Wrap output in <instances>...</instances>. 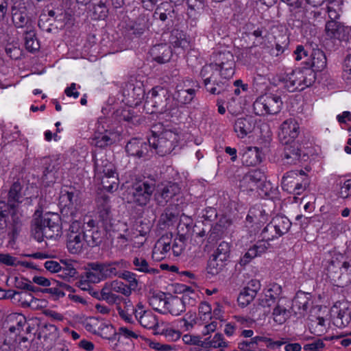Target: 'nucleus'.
I'll return each mask as SVG.
<instances>
[{
    "mask_svg": "<svg viewBox=\"0 0 351 351\" xmlns=\"http://www.w3.org/2000/svg\"><path fill=\"white\" fill-rule=\"evenodd\" d=\"M149 53L153 60L159 64L169 62L172 56L171 47L166 44L154 45Z\"/></svg>",
    "mask_w": 351,
    "mask_h": 351,
    "instance_id": "7c9ffc66",
    "label": "nucleus"
},
{
    "mask_svg": "<svg viewBox=\"0 0 351 351\" xmlns=\"http://www.w3.org/2000/svg\"><path fill=\"white\" fill-rule=\"evenodd\" d=\"M261 237L262 239L261 241H265L266 245H267V248L269 247V241H272L276 238L280 237V236L277 234L274 226L270 222L262 230L261 232Z\"/></svg>",
    "mask_w": 351,
    "mask_h": 351,
    "instance_id": "4d7b16f0",
    "label": "nucleus"
},
{
    "mask_svg": "<svg viewBox=\"0 0 351 351\" xmlns=\"http://www.w3.org/2000/svg\"><path fill=\"white\" fill-rule=\"evenodd\" d=\"M180 193V188L176 183L169 182L157 189L155 199L159 206H164Z\"/></svg>",
    "mask_w": 351,
    "mask_h": 351,
    "instance_id": "aec40b11",
    "label": "nucleus"
},
{
    "mask_svg": "<svg viewBox=\"0 0 351 351\" xmlns=\"http://www.w3.org/2000/svg\"><path fill=\"white\" fill-rule=\"evenodd\" d=\"M100 291L102 300L110 304L115 303L119 298L116 294L113 293L110 282H106Z\"/></svg>",
    "mask_w": 351,
    "mask_h": 351,
    "instance_id": "052dcab7",
    "label": "nucleus"
},
{
    "mask_svg": "<svg viewBox=\"0 0 351 351\" xmlns=\"http://www.w3.org/2000/svg\"><path fill=\"white\" fill-rule=\"evenodd\" d=\"M315 73L311 69H296L283 77L285 88L289 92L301 91L312 85L315 80Z\"/></svg>",
    "mask_w": 351,
    "mask_h": 351,
    "instance_id": "39448f33",
    "label": "nucleus"
},
{
    "mask_svg": "<svg viewBox=\"0 0 351 351\" xmlns=\"http://www.w3.org/2000/svg\"><path fill=\"white\" fill-rule=\"evenodd\" d=\"M67 209L62 213L63 222L69 224L67 231L66 247L73 254L82 252L86 244L83 233V224H85L82 216H77L72 210L68 215Z\"/></svg>",
    "mask_w": 351,
    "mask_h": 351,
    "instance_id": "f03ea898",
    "label": "nucleus"
},
{
    "mask_svg": "<svg viewBox=\"0 0 351 351\" xmlns=\"http://www.w3.org/2000/svg\"><path fill=\"white\" fill-rule=\"evenodd\" d=\"M289 7L291 16L294 18H302L305 14L304 0H281Z\"/></svg>",
    "mask_w": 351,
    "mask_h": 351,
    "instance_id": "a19ab883",
    "label": "nucleus"
},
{
    "mask_svg": "<svg viewBox=\"0 0 351 351\" xmlns=\"http://www.w3.org/2000/svg\"><path fill=\"white\" fill-rule=\"evenodd\" d=\"M125 262L123 260L118 261L104 263V268L101 273L103 278H112L115 276L119 277L120 271L119 269L125 267Z\"/></svg>",
    "mask_w": 351,
    "mask_h": 351,
    "instance_id": "f704fd0d",
    "label": "nucleus"
},
{
    "mask_svg": "<svg viewBox=\"0 0 351 351\" xmlns=\"http://www.w3.org/2000/svg\"><path fill=\"white\" fill-rule=\"evenodd\" d=\"M265 175L263 171L261 169H254L247 172L240 180L239 186L243 191H254L256 189H260L265 191L266 186Z\"/></svg>",
    "mask_w": 351,
    "mask_h": 351,
    "instance_id": "4468645a",
    "label": "nucleus"
},
{
    "mask_svg": "<svg viewBox=\"0 0 351 351\" xmlns=\"http://www.w3.org/2000/svg\"><path fill=\"white\" fill-rule=\"evenodd\" d=\"M167 302L164 294L153 295L149 298V305L153 309L163 314L165 313Z\"/></svg>",
    "mask_w": 351,
    "mask_h": 351,
    "instance_id": "603ef678",
    "label": "nucleus"
},
{
    "mask_svg": "<svg viewBox=\"0 0 351 351\" xmlns=\"http://www.w3.org/2000/svg\"><path fill=\"white\" fill-rule=\"evenodd\" d=\"M11 220L8 222V235L14 239L21 230L23 224V216L19 210V207L10 208L9 214Z\"/></svg>",
    "mask_w": 351,
    "mask_h": 351,
    "instance_id": "b1692460",
    "label": "nucleus"
},
{
    "mask_svg": "<svg viewBox=\"0 0 351 351\" xmlns=\"http://www.w3.org/2000/svg\"><path fill=\"white\" fill-rule=\"evenodd\" d=\"M311 66L313 71H321L326 66V57L324 52L319 49H313L311 53Z\"/></svg>",
    "mask_w": 351,
    "mask_h": 351,
    "instance_id": "58836bf2",
    "label": "nucleus"
},
{
    "mask_svg": "<svg viewBox=\"0 0 351 351\" xmlns=\"http://www.w3.org/2000/svg\"><path fill=\"white\" fill-rule=\"evenodd\" d=\"M84 325L88 332L104 339L115 341L117 338L116 330L109 321L99 317H90L85 320Z\"/></svg>",
    "mask_w": 351,
    "mask_h": 351,
    "instance_id": "6e6552de",
    "label": "nucleus"
},
{
    "mask_svg": "<svg viewBox=\"0 0 351 351\" xmlns=\"http://www.w3.org/2000/svg\"><path fill=\"white\" fill-rule=\"evenodd\" d=\"M43 164L44 167L43 176L44 180L49 183L55 182L59 169L58 162L51 158H45Z\"/></svg>",
    "mask_w": 351,
    "mask_h": 351,
    "instance_id": "473e14b6",
    "label": "nucleus"
},
{
    "mask_svg": "<svg viewBox=\"0 0 351 351\" xmlns=\"http://www.w3.org/2000/svg\"><path fill=\"white\" fill-rule=\"evenodd\" d=\"M0 264L10 267H17L19 265L28 267V263L21 262L16 257L8 253H0Z\"/></svg>",
    "mask_w": 351,
    "mask_h": 351,
    "instance_id": "e2e57ef3",
    "label": "nucleus"
},
{
    "mask_svg": "<svg viewBox=\"0 0 351 351\" xmlns=\"http://www.w3.org/2000/svg\"><path fill=\"white\" fill-rule=\"evenodd\" d=\"M154 334L156 335H164L168 340L172 341H176L177 340L180 339L181 337V332L179 330L170 328H161L160 327L157 331L154 332Z\"/></svg>",
    "mask_w": 351,
    "mask_h": 351,
    "instance_id": "69168bd1",
    "label": "nucleus"
},
{
    "mask_svg": "<svg viewBox=\"0 0 351 351\" xmlns=\"http://www.w3.org/2000/svg\"><path fill=\"white\" fill-rule=\"evenodd\" d=\"M169 43L174 48L181 49L183 51L189 47V42L186 38L185 34L178 29L171 32Z\"/></svg>",
    "mask_w": 351,
    "mask_h": 351,
    "instance_id": "4c0bfd02",
    "label": "nucleus"
},
{
    "mask_svg": "<svg viewBox=\"0 0 351 351\" xmlns=\"http://www.w3.org/2000/svg\"><path fill=\"white\" fill-rule=\"evenodd\" d=\"M309 180L303 171H290L287 172L281 181L282 189L294 195H300L305 191Z\"/></svg>",
    "mask_w": 351,
    "mask_h": 351,
    "instance_id": "423d86ee",
    "label": "nucleus"
},
{
    "mask_svg": "<svg viewBox=\"0 0 351 351\" xmlns=\"http://www.w3.org/2000/svg\"><path fill=\"white\" fill-rule=\"evenodd\" d=\"M136 319L142 327L153 330L154 332L157 331L160 326L158 317L150 310L142 313L139 311L137 313Z\"/></svg>",
    "mask_w": 351,
    "mask_h": 351,
    "instance_id": "cd10ccee",
    "label": "nucleus"
},
{
    "mask_svg": "<svg viewBox=\"0 0 351 351\" xmlns=\"http://www.w3.org/2000/svg\"><path fill=\"white\" fill-rule=\"evenodd\" d=\"M25 195L23 185L19 181L14 182L9 189L5 204L8 205L10 208L19 207V204L23 202Z\"/></svg>",
    "mask_w": 351,
    "mask_h": 351,
    "instance_id": "393cba45",
    "label": "nucleus"
},
{
    "mask_svg": "<svg viewBox=\"0 0 351 351\" xmlns=\"http://www.w3.org/2000/svg\"><path fill=\"white\" fill-rule=\"evenodd\" d=\"M343 0H328V5L327 6V12L330 21H336L338 19L342 12L341 5Z\"/></svg>",
    "mask_w": 351,
    "mask_h": 351,
    "instance_id": "3c124183",
    "label": "nucleus"
},
{
    "mask_svg": "<svg viewBox=\"0 0 351 351\" xmlns=\"http://www.w3.org/2000/svg\"><path fill=\"white\" fill-rule=\"evenodd\" d=\"M62 263L63 265H61L58 276L66 281L75 278L77 272L72 264H68L66 262H62Z\"/></svg>",
    "mask_w": 351,
    "mask_h": 351,
    "instance_id": "bf43d9fd",
    "label": "nucleus"
},
{
    "mask_svg": "<svg viewBox=\"0 0 351 351\" xmlns=\"http://www.w3.org/2000/svg\"><path fill=\"white\" fill-rule=\"evenodd\" d=\"M195 300L186 294L182 298H172L167 300L165 308V313L169 312L172 315L178 316L185 311L186 304L193 305Z\"/></svg>",
    "mask_w": 351,
    "mask_h": 351,
    "instance_id": "4be33fe9",
    "label": "nucleus"
},
{
    "mask_svg": "<svg viewBox=\"0 0 351 351\" xmlns=\"http://www.w3.org/2000/svg\"><path fill=\"white\" fill-rule=\"evenodd\" d=\"M213 64L219 71V75L224 79L232 77L234 73V58L230 51L218 52L213 54Z\"/></svg>",
    "mask_w": 351,
    "mask_h": 351,
    "instance_id": "9b49d317",
    "label": "nucleus"
},
{
    "mask_svg": "<svg viewBox=\"0 0 351 351\" xmlns=\"http://www.w3.org/2000/svg\"><path fill=\"white\" fill-rule=\"evenodd\" d=\"M126 152L143 160H149L154 154L152 145L141 138H134L131 139L125 146Z\"/></svg>",
    "mask_w": 351,
    "mask_h": 351,
    "instance_id": "2eb2a0df",
    "label": "nucleus"
},
{
    "mask_svg": "<svg viewBox=\"0 0 351 351\" xmlns=\"http://www.w3.org/2000/svg\"><path fill=\"white\" fill-rule=\"evenodd\" d=\"M10 321L15 322L16 325H12L10 326L9 330L11 332H15L16 331H20L23 326L26 323L25 317L21 313H14L10 315Z\"/></svg>",
    "mask_w": 351,
    "mask_h": 351,
    "instance_id": "338daca9",
    "label": "nucleus"
},
{
    "mask_svg": "<svg viewBox=\"0 0 351 351\" xmlns=\"http://www.w3.org/2000/svg\"><path fill=\"white\" fill-rule=\"evenodd\" d=\"M282 293V287L280 285L274 283L266 290L265 294L267 298H271L278 303L279 300H284L285 298L280 297Z\"/></svg>",
    "mask_w": 351,
    "mask_h": 351,
    "instance_id": "774afa93",
    "label": "nucleus"
},
{
    "mask_svg": "<svg viewBox=\"0 0 351 351\" xmlns=\"http://www.w3.org/2000/svg\"><path fill=\"white\" fill-rule=\"evenodd\" d=\"M145 108L152 113H166L171 117H178L179 110L177 103L171 99L167 89L161 86L153 88L148 93L145 104Z\"/></svg>",
    "mask_w": 351,
    "mask_h": 351,
    "instance_id": "7ed1b4c3",
    "label": "nucleus"
},
{
    "mask_svg": "<svg viewBox=\"0 0 351 351\" xmlns=\"http://www.w3.org/2000/svg\"><path fill=\"white\" fill-rule=\"evenodd\" d=\"M241 161L245 166H256L262 161V152L256 147H245L242 150Z\"/></svg>",
    "mask_w": 351,
    "mask_h": 351,
    "instance_id": "c756f323",
    "label": "nucleus"
},
{
    "mask_svg": "<svg viewBox=\"0 0 351 351\" xmlns=\"http://www.w3.org/2000/svg\"><path fill=\"white\" fill-rule=\"evenodd\" d=\"M171 249V245L169 242H166L164 239H159L156 243L153 252L152 256L154 258L157 260H160L164 258V256H158V254L161 255H165L166 253L169 252Z\"/></svg>",
    "mask_w": 351,
    "mask_h": 351,
    "instance_id": "5fc2aeb1",
    "label": "nucleus"
},
{
    "mask_svg": "<svg viewBox=\"0 0 351 351\" xmlns=\"http://www.w3.org/2000/svg\"><path fill=\"white\" fill-rule=\"evenodd\" d=\"M132 264L134 265L133 269L138 272L149 274H156L159 273L158 269L151 267L147 260L142 256H135L132 260Z\"/></svg>",
    "mask_w": 351,
    "mask_h": 351,
    "instance_id": "ea45409f",
    "label": "nucleus"
},
{
    "mask_svg": "<svg viewBox=\"0 0 351 351\" xmlns=\"http://www.w3.org/2000/svg\"><path fill=\"white\" fill-rule=\"evenodd\" d=\"M334 314L332 317L333 324L338 328H343L349 324L351 321V309L348 302H338L332 308Z\"/></svg>",
    "mask_w": 351,
    "mask_h": 351,
    "instance_id": "a211bd4d",
    "label": "nucleus"
},
{
    "mask_svg": "<svg viewBox=\"0 0 351 351\" xmlns=\"http://www.w3.org/2000/svg\"><path fill=\"white\" fill-rule=\"evenodd\" d=\"M155 184L147 180L139 181L132 186V201L140 206L147 205L154 191Z\"/></svg>",
    "mask_w": 351,
    "mask_h": 351,
    "instance_id": "9d476101",
    "label": "nucleus"
},
{
    "mask_svg": "<svg viewBox=\"0 0 351 351\" xmlns=\"http://www.w3.org/2000/svg\"><path fill=\"white\" fill-rule=\"evenodd\" d=\"M284 145H285L283 153L285 162L289 165H296L302 160H306L307 153L305 152L304 147H302L298 141Z\"/></svg>",
    "mask_w": 351,
    "mask_h": 351,
    "instance_id": "6ab92c4d",
    "label": "nucleus"
},
{
    "mask_svg": "<svg viewBox=\"0 0 351 351\" xmlns=\"http://www.w3.org/2000/svg\"><path fill=\"white\" fill-rule=\"evenodd\" d=\"M98 217L104 228L110 230L112 226V215L110 212V199L103 195L97 199Z\"/></svg>",
    "mask_w": 351,
    "mask_h": 351,
    "instance_id": "5701e85b",
    "label": "nucleus"
},
{
    "mask_svg": "<svg viewBox=\"0 0 351 351\" xmlns=\"http://www.w3.org/2000/svg\"><path fill=\"white\" fill-rule=\"evenodd\" d=\"M328 324L326 320L321 317H316L311 320L309 325V329L311 333L317 336H322L327 332Z\"/></svg>",
    "mask_w": 351,
    "mask_h": 351,
    "instance_id": "49530a36",
    "label": "nucleus"
},
{
    "mask_svg": "<svg viewBox=\"0 0 351 351\" xmlns=\"http://www.w3.org/2000/svg\"><path fill=\"white\" fill-rule=\"evenodd\" d=\"M152 136L149 138L152 150L160 156L170 154L178 145L180 140L179 133L171 130H166L156 134V131L152 130Z\"/></svg>",
    "mask_w": 351,
    "mask_h": 351,
    "instance_id": "20e7f679",
    "label": "nucleus"
},
{
    "mask_svg": "<svg viewBox=\"0 0 351 351\" xmlns=\"http://www.w3.org/2000/svg\"><path fill=\"white\" fill-rule=\"evenodd\" d=\"M201 346L204 348H223L228 346V342L224 340L222 334L216 333L212 338H206Z\"/></svg>",
    "mask_w": 351,
    "mask_h": 351,
    "instance_id": "de8ad7c7",
    "label": "nucleus"
},
{
    "mask_svg": "<svg viewBox=\"0 0 351 351\" xmlns=\"http://www.w3.org/2000/svg\"><path fill=\"white\" fill-rule=\"evenodd\" d=\"M219 71L213 63L204 65L200 71L204 84L210 94L219 95L225 91L228 86L227 82H217L215 75Z\"/></svg>",
    "mask_w": 351,
    "mask_h": 351,
    "instance_id": "1a4fd4ad",
    "label": "nucleus"
},
{
    "mask_svg": "<svg viewBox=\"0 0 351 351\" xmlns=\"http://www.w3.org/2000/svg\"><path fill=\"white\" fill-rule=\"evenodd\" d=\"M10 213V206L5 204V201H0V232L5 229L8 230V219Z\"/></svg>",
    "mask_w": 351,
    "mask_h": 351,
    "instance_id": "13d9d810",
    "label": "nucleus"
},
{
    "mask_svg": "<svg viewBox=\"0 0 351 351\" xmlns=\"http://www.w3.org/2000/svg\"><path fill=\"white\" fill-rule=\"evenodd\" d=\"M326 36L330 39L339 41L348 40L350 29L337 21H329L325 26Z\"/></svg>",
    "mask_w": 351,
    "mask_h": 351,
    "instance_id": "412c9836",
    "label": "nucleus"
},
{
    "mask_svg": "<svg viewBox=\"0 0 351 351\" xmlns=\"http://www.w3.org/2000/svg\"><path fill=\"white\" fill-rule=\"evenodd\" d=\"M10 280V278H8L7 283H8ZM11 280L13 286L18 289L29 291L31 292H36L38 291V288L34 286L32 284V282L25 278L22 276H14L13 278H11Z\"/></svg>",
    "mask_w": 351,
    "mask_h": 351,
    "instance_id": "c03bdc74",
    "label": "nucleus"
},
{
    "mask_svg": "<svg viewBox=\"0 0 351 351\" xmlns=\"http://www.w3.org/2000/svg\"><path fill=\"white\" fill-rule=\"evenodd\" d=\"M282 106L280 96L271 93L258 97L253 104L254 113L259 116L276 114L281 110Z\"/></svg>",
    "mask_w": 351,
    "mask_h": 351,
    "instance_id": "0eeeda50",
    "label": "nucleus"
},
{
    "mask_svg": "<svg viewBox=\"0 0 351 351\" xmlns=\"http://www.w3.org/2000/svg\"><path fill=\"white\" fill-rule=\"evenodd\" d=\"M101 179V184L108 192H113L119 187V178L117 173L97 176Z\"/></svg>",
    "mask_w": 351,
    "mask_h": 351,
    "instance_id": "09e8293b",
    "label": "nucleus"
},
{
    "mask_svg": "<svg viewBox=\"0 0 351 351\" xmlns=\"http://www.w3.org/2000/svg\"><path fill=\"white\" fill-rule=\"evenodd\" d=\"M344 267L335 271L337 276V280H329L333 285L339 287H343L349 285L351 282V265L348 263H344Z\"/></svg>",
    "mask_w": 351,
    "mask_h": 351,
    "instance_id": "2f4dec72",
    "label": "nucleus"
},
{
    "mask_svg": "<svg viewBox=\"0 0 351 351\" xmlns=\"http://www.w3.org/2000/svg\"><path fill=\"white\" fill-rule=\"evenodd\" d=\"M286 302V299L279 300L273 309L274 320L279 324L285 323L289 317V311L287 308L289 306L285 304Z\"/></svg>",
    "mask_w": 351,
    "mask_h": 351,
    "instance_id": "c9c22d12",
    "label": "nucleus"
},
{
    "mask_svg": "<svg viewBox=\"0 0 351 351\" xmlns=\"http://www.w3.org/2000/svg\"><path fill=\"white\" fill-rule=\"evenodd\" d=\"M125 101L130 105L138 106L145 96V90L142 82L131 80L127 82L123 88Z\"/></svg>",
    "mask_w": 351,
    "mask_h": 351,
    "instance_id": "dca6fc26",
    "label": "nucleus"
},
{
    "mask_svg": "<svg viewBox=\"0 0 351 351\" xmlns=\"http://www.w3.org/2000/svg\"><path fill=\"white\" fill-rule=\"evenodd\" d=\"M226 265V261L213 256L206 267L208 274L214 276L221 273Z\"/></svg>",
    "mask_w": 351,
    "mask_h": 351,
    "instance_id": "37998d69",
    "label": "nucleus"
},
{
    "mask_svg": "<svg viewBox=\"0 0 351 351\" xmlns=\"http://www.w3.org/2000/svg\"><path fill=\"white\" fill-rule=\"evenodd\" d=\"M60 203L64 204V208L61 210L62 215L63 211L67 209L68 215H70L71 212L73 210L77 216H82L80 213H78L74 206L77 204L78 201V193L74 190L71 191L62 190L60 196Z\"/></svg>",
    "mask_w": 351,
    "mask_h": 351,
    "instance_id": "a878e982",
    "label": "nucleus"
},
{
    "mask_svg": "<svg viewBox=\"0 0 351 351\" xmlns=\"http://www.w3.org/2000/svg\"><path fill=\"white\" fill-rule=\"evenodd\" d=\"M83 224V233L86 244L91 247L99 245L103 240V233L99 229H86Z\"/></svg>",
    "mask_w": 351,
    "mask_h": 351,
    "instance_id": "e433bc0d",
    "label": "nucleus"
},
{
    "mask_svg": "<svg viewBox=\"0 0 351 351\" xmlns=\"http://www.w3.org/2000/svg\"><path fill=\"white\" fill-rule=\"evenodd\" d=\"M27 50L34 52L39 49L40 45L36 37L35 28L23 32Z\"/></svg>",
    "mask_w": 351,
    "mask_h": 351,
    "instance_id": "8fccbe9b",
    "label": "nucleus"
},
{
    "mask_svg": "<svg viewBox=\"0 0 351 351\" xmlns=\"http://www.w3.org/2000/svg\"><path fill=\"white\" fill-rule=\"evenodd\" d=\"M263 336H255L250 339L243 340L238 343L234 351H260L259 343L263 342Z\"/></svg>",
    "mask_w": 351,
    "mask_h": 351,
    "instance_id": "79ce46f5",
    "label": "nucleus"
},
{
    "mask_svg": "<svg viewBox=\"0 0 351 351\" xmlns=\"http://www.w3.org/2000/svg\"><path fill=\"white\" fill-rule=\"evenodd\" d=\"M346 262L344 261L343 255L335 250L329 251L326 254L323 261L324 273L328 280H337L338 279L335 275V271L341 268V266L344 267L343 264Z\"/></svg>",
    "mask_w": 351,
    "mask_h": 351,
    "instance_id": "ddd939ff",
    "label": "nucleus"
},
{
    "mask_svg": "<svg viewBox=\"0 0 351 351\" xmlns=\"http://www.w3.org/2000/svg\"><path fill=\"white\" fill-rule=\"evenodd\" d=\"M29 292V291H18L15 302L19 303L23 308L31 306L35 301V298Z\"/></svg>",
    "mask_w": 351,
    "mask_h": 351,
    "instance_id": "680f3d73",
    "label": "nucleus"
},
{
    "mask_svg": "<svg viewBox=\"0 0 351 351\" xmlns=\"http://www.w3.org/2000/svg\"><path fill=\"white\" fill-rule=\"evenodd\" d=\"M95 172L97 176L116 173L114 165L106 156L95 159Z\"/></svg>",
    "mask_w": 351,
    "mask_h": 351,
    "instance_id": "72a5a7b5",
    "label": "nucleus"
},
{
    "mask_svg": "<svg viewBox=\"0 0 351 351\" xmlns=\"http://www.w3.org/2000/svg\"><path fill=\"white\" fill-rule=\"evenodd\" d=\"M61 218L57 213H47L34 220L32 225V234L36 240L42 242L44 239H56L62 233Z\"/></svg>",
    "mask_w": 351,
    "mask_h": 351,
    "instance_id": "f257e3e1",
    "label": "nucleus"
},
{
    "mask_svg": "<svg viewBox=\"0 0 351 351\" xmlns=\"http://www.w3.org/2000/svg\"><path fill=\"white\" fill-rule=\"evenodd\" d=\"M92 12V18L93 19L103 20L107 17L108 10L104 3L99 1V3L93 5Z\"/></svg>",
    "mask_w": 351,
    "mask_h": 351,
    "instance_id": "0e129e2a",
    "label": "nucleus"
},
{
    "mask_svg": "<svg viewBox=\"0 0 351 351\" xmlns=\"http://www.w3.org/2000/svg\"><path fill=\"white\" fill-rule=\"evenodd\" d=\"M115 138L116 135L113 132L108 130L100 131L98 129L92 138L91 144L99 148H104L112 145L115 142Z\"/></svg>",
    "mask_w": 351,
    "mask_h": 351,
    "instance_id": "bb28decb",
    "label": "nucleus"
},
{
    "mask_svg": "<svg viewBox=\"0 0 351 351\" xmlns=\"http://www.w3.org/2000/svg\"><path fill=\"white\" fill-rule=\"evenodd\" d=\"M256 297V292L254 289H250V287H245L239 293L237 301L239 305L241 307L247 306Z\"/></svg>",
    "mask_w": 351,
    "mask_h": 351,
    "instance_id": "864d4df0",
    "label": "nucleus"
},
{
    "mask_svg": "<svg viewBox=\"0 0 351 351\" xmlns=\"http://www.w3.org/2000/svg\"><path fill=\"white\" fill-rule=\"evenodd\" d=\"M195 90L193 88L178 90L176 97L178 102L182 104H190L195 96Z\"/></svg>",
    "mask_w": 351,
    "mask_h": 351,
    "instance_id": "6e6d98bb",
    "label": "nucleus"
},
{
    "mask_svg": "<svg viewBox=\"0 0 351 351\" xmlns=\"http://www.w3.org/2000/svg\"><path fill=\"white\" fill-rule=\"evenodd\" d=\"M12 21L14 26L23 32L34 28V22L28 15L26 7L21 3H14L12 7Z\"/></svg>",
    "mask_w": 351,
    "mask_h": 351,
    "instance_id": "f8f14e48",
    "label": "nucleus"
},
{
    "mask_svg": "<svg viewBox=\"0 0 351 351\" xmlns=\"http://www.w3.org/2000/svg\"><path fill=\"white\" fill-rule=\"evenodd\" d=\"M300 134V127L298 121L292 118L282 122L278 132V138L281 143L289 144L296 142L295 138Z\"/></svg>",
    "mask_w": 351,
    "mask_h": 351,
    "instance_id": "f3484780",
    "label": "nucleus"
},
{
    "mask_svg": "<svg viewBox=\"0 0 351 351\" xmlns=\"http://www.w3.org/2000/svg\"><path fill=\"white\" fill-rule=\"evenodd\" d=\"M271 223L280 237L287 233L291 226V223L289 219L283 216H277L274 217L271 220Z\"/></svg>",
    "mask_w": 351,
    "mask_h": 351,
    "instance_id": "a18cd8bd",
    "label": "nucleus"
},
{
    "mask_svg": "<svg viewBox=\"0 0 351 351\" xmlns=\"http://www.w3.org/2000/svg\"><path fill=\"white\" fill-rule=\"evenodd\" d=\"M255 127L254 119L252 117L238 118L234 124V130L239 138H243L251 133Z\"/></svg>",
    "mask_w": 351,
    "mask_h": 351,
    "instance_id": "c85d7f7f",
    "label": "nucleus"
}]
</instances>
